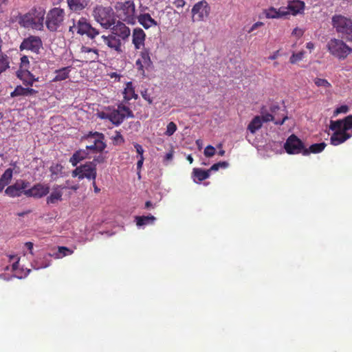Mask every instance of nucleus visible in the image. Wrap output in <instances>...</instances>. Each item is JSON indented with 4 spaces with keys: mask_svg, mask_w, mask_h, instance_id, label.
Masks as SVG:
<instances>
[{
    "mask_svg": "<svg viewBox=\"0 0 352 352\" xmlns=\"http://www.w3.org/2000/svg\"><path fill=\"white\" fill-rule=\"evenodd\" d=\"M45 11L43 8H33L28 12L20 15L18 22L21 27L41 30L43 28V21Z\"/></svg>",
    "mask_w": 352,
    "mask_h": 352,
    "instance_id": "f257e3e1",
    "label": "nucleus"
},
{
    "mask_svg": "<svg viewBox=\"0 0 352 352\" xmlns=\"http://www.w3.org/2000/svg\"><path fill=\"white\" fill-rule=\"evenodd\" d=\"M95 20L105 29L110 28L115 23L114 12L111 7L96 6L93 11Z\"/></svg>",
    "mask_w": 352,
    "mask_h": 352,
    "instance_id": "f03ea898",
    "label": "nucleus"
},
{
    "mask_svg": "<svg viewBox=\"0 0 352 352\" xmlns=\"http://www.w3.org/2000/svg\"><path fill=\"white\" fill-rule=\"evenodd\" d=\"M332 24L342 38L352 42V21L342 15H335L332 18Z\"/></svg>",
    "mask_w": 352,
    "mask_h": 352,
    "instance_id": "7ed1b4c3",
    "label": "nucleus"
},
{
    "mask_svg": "<svg viewBox=\"0 0 352 352\" xmlns=\"http://www.w3.org/2000/svg\"><path fill=\"white\" fill-rule=\"evenodd\" d=\"M329 53L340 60L345 59L352 53V48L349 47L343 41L331 38L327 44Z\"/></svg>",
    "mask_w": 352,
    "mask_h": 352,
    "instance_id": "20e7f679",
    "label": "nucleus"
},
{
    "mask_svg": "<svg viewBox=\"0 0 352 352\" xmlns=\"http://www.w3.org/2000/svg\"><path fill=\"white\" fill-rule=\"evenodd\" d=\"M115 8L120 19L129 24L135 23V6L133 1L118 2Z\"/></svg>",
    "mask_w": 352,
    "mask_h": 352,
    "instance_id": "39448f33",
    "label": "nucleus"
},
{
    "mask_svg": "<svg viewBox=\"0 0 352 352\" xmlns=\"http://www.w3.org/2000/svg\"><path fill=\"white\" fill-rule=\"evenodd\" d=\"M69 31L74 34L76 32L77 34L80 35L86 34L89 38L94 39L99 34V31L91 27L89 23L87 22L85 18L81 17L73 25L69 27Z\"/></svg>",
    "mask_w": 352,
    "mask_h": 352,
    "instance_id": "423d86ee",
    "label": "nucleus"
},
{
    "mask_svg": "<svg viewBox=\"0 0 352 352\" xmlns=\"http://www.w3.org/2000/svg\"><path fill=\"white\" fill-rule=\"evenodd\" d=\"M73 177H78L81 180L87 178L89 180H96L97 172L96 164L94 162H86L85 164L77 166L72 173Z\"/></svg>",
    "mask_w": 352,
    "mask_h": 352,
    "instance_id": "0eeeda50",
    "label": "nucleus"
},
{
    "mask_svg": "<svg viewBox=\"0 0 352 352\" xmlns=\"http://www.w3.org/2000/svg\"><path fill=\"white\" fill-rule=\"evenodd\" d=\"M64 10L60 8H54L50 10L46 17V26L51 32H55L64 20Z\"/></svg>",
    "mask_w": 352,
    "mask_h": 352,
    "instance_id": "6e6552de",
    "label": "nucleus"
},
{
    "mask_svg": "<svg viewBox=\"0 0 352 352\" xmlns=\"http://www.w3.org/2000/svg\"><path fill=\"white\" fill-rule=\"evenodd\" d=\"M284 148L289 155L302 154L304 155L305 146L304 142L295 134L290 135L284 144Z\"/></svg>",
    "mask_w": 352,
    "mask_h": 352,
    "instance_id": "1a4fd4ad",
    "label": "nucleus"
},
{
    "mask_svg": "<svg viewBox=\"0 0 352 352\" xmlns=\"http://www.w3.org/2000/svg\"><path fill=\"white\" fill-rule=\"evenodd\" d=\"M191 12L192 21H204L208 17L210 8L206 0H201L193 6Z\"/></svg>",
    "mask_w": 352,
    "mask_h": 352,
    "instance_id": "9d476101",
    "label": "nucleus"
},
{
    "mask_svg": "<svg viewBox=\"0 0 352 352\" xmlns=\"http://www.w3.org/2000/svg\"><path fill=\"white\" fill-rule=\"evenodd\" d=\"M270 111L272 113H262L261 118L263 122L272 121L276 125H283L284 122L288 119L287 116L285 115V113H277L278 111H285L284 109H280V108L277 105L272 106L270 107Z\"/></svg>",
    "mask_w": 352,
    "mask_h": 352,
    "instance_id": "9b49d317",
    "label": "nucleus"
},
{
    "mask_svg": "<svg viewBox=\"0 0 352 352\" xmlns=\"http://www.w3.org/2000/svg\"><path fill=\"white\" fill-rule=\"evenodd\" d=\"M104 135L99 132H90L86 139L90 142V145L86 146V151L90 150L93 152H102L106 147L104 142Z\"/></svg>",
    "mask_w": 352,
    "mask_h": 352,
    "instance_id": "f8f14e48",
    "label": "nucleus"
},
{
    "mask_svg": "<svg viewBox=\"0 0 352 352\" xmlns=\"http://www.w3.org/2000/svg\"><path fill=\"white\" fill-rule=\"evenodd\" d=\"M42 46L43 43L39 36L30 35L23 40L19 46V49L21 51L28 50L35 54H38Z\"/></svg>",
    "mask_w": 352,
    "mask_h": 352,
    "instance_id": "ddd939ff",
    "label": "nucleus"
},
{
    "mask_svg": "<svg viewBox=\"0 0 352 352\" xmlns=\"http://www.w3.org/2000/svg\"><path fill=\"white\" fill-rule=\"evenodd\" d=\"M30 185V183L25 180L19 179L12 185H10L5 190V193L10 197H18L24 195L25 190Z\"/></svg>",
    "mask_w": 352,
    "mask_h": 352,
    "instance_id": "4468645a",
    "label": "nucleus"
},
{
    "mask_svg": "<svg viewBox=\"0 0 352 352\" xmlns=\"http://www.w3.org/2000/svg\"><path fill=\"white\" fill-rule=\"evenodd\" d=\"M98 45H107L111 50H114L118 54H120L122 52L121 40L112 34L107 36L102 35L100 37Z\"/></svg>",
    "mask_w": 352,
    "mask_h": 352,
    "instance_id": "2eb2a0df",
    "label": "nucleus"
},
{
    "mask_svg": "<svg viewBox=\"0 0 352 352\" xmlns=\"http://www.w3.org/2000/svg\"><path fill=\"white\" fill-rule=\"evenodd\" d=\"M50 188L47 184L38 183L31 188L25 190L24 195L28 197L41 198L50 192Z\"/></svg>",
    "mask_w": 352,
    "mask_h": 352,
    "instance_id": "dca6fc26",
    "label": "nucleus"
},
{
    "mask_svg": "<svg viewBox=\"0 0 352 352\" xmlns=\"http://www.w3.org/2000/svg\"><path fill=\"white\" fill-rule=\"evenodd\" d=\"M113 25L112 28H110L111 29V34L117 38L125 41L129 37L131 34L130 29L124 23L118 21Z\"/></svg>",
    "mask_w": 352,
    "mask_h": 352,
    "instance_id": "f3484780",
    "label": "nucleus"
},
{
    "mask_svg": "<svg viewBox=\"0 0 352 352\" xmlns=\"http://www.w3.org/2000/svg\"><path fill=\"white\" fill-rule=\"evenodd\" d=\"M80 57L85 63L95 62L99 57L98 51L94 48L82 46L80 50Z\"/></svg>",
    "mask_w": 352,
    "mask_h": 352,
    "instance_id": "a211bd4d",
    "label": "nucleus"
},
{
    "mask_svg": "<svg viewBox=\"0 0 352 352\" xmlns=\"http://www.w3.org/2000/svg\"><path fill=\"white\" fill-rule=\"evenodd\" d=\"M329 129L331 130L342 129L346 132L352 129V115H349L342 120H331Z\"/></svg>",
    "mask_w": 352,
    "mask_h": 352,
    "instance_id": "6ab92c4d",
    "label": "nucleus"
},
{
    "mask_svg": "<svg viewBox=\"0 0 352 352\" xmlns=\"http://www.w3.org/2000/svg\"><path fill=\"white\" fill-rule=\"evenodd\" d=\"M16 76L25 86L32 87L35 82L38 81V78L35 77L28 69H18Z\"/></svg>",
    "mask_w": 352,
    "mask_h": 352,
    "instance_id": "aec40b11",
    "label": "nucleus"
},
{
    "mask_svg": "<svg viewBox=\"0 0 352 352\" xmlns=\"http://www.w3.org/2000/svg\"><path fill=\"white\" fill-rule=\"evenodd\" d=\"M146 34L140 28H135L132 34V43L135 50H140L144 46Z\"/></svg>",
    "mask_w": 352,
    "mask_h": 352,
    "instance_id": "412c9836",
    "label": "nucleus"
},
{
    "mask_svg": "<svg viewBox=\"0 0 352 352\" xmlns=\"http://www.w3.org/2000/svg\"><path fill=\"white\" fill-rule=\"evenodd\" d=\"M334 131L335 132L332 134L330 138L331 144L334 146H338L344 142L352 136V135L342 129H335Z\"/></svg>",
    "mask_w": 352,
    "mask_h": 352,
    "instance_id": "4be33fe9",
    "label": "nucleus"
},
{
    "mask_svg": "<svg viewBox=\"0 0 352 352\" xmlns=\"http://www.w3.org/2000/svg\"><path fill=\"white\" fill-rule=\"evenodd\" d=\"M23 87L21 85H18L15 87L13 91L10 93L12 98L19 97V96H35L38 94V91L31 88L30 86Z\"/></svg>",
    "mask_w": 352,
    "mask_h": 352,
    "instance_id": "5701e85b",
    "label": "nucleus"
},
{
    "mask_svg": "<svg viewBox=\"0 0 352 352\" xmlns=\"http://www.w3.org/2000/svg\"><path fill=\"white\" fill-rule=\"evenodd\" d=\"M285 8V11L288 12V14L296 15L301 13L305 9V3L300 0H294L289 1Z\"/></svg>",
    "mask_w": 352,
    "mask_h": 352,
    "instance_id": "b1692460",
    "label": "nucleus"
},
{
    "mask_svg": "<svg viewBox=\"0 0 352 352\" xmlns=\"http://www.w3.org/2000/svg\"><path fill=\"white\" fill-rule=\"evenodd\" d=\"M64 188V186H61L59 185L54 186L52 193L50 194V196L47 197V204H54L57 203L58 201H61L63 196L62 190Z\"/></svg>",
    "mask_w": 352,
    "mask_h": 352,
    "instance_id": "393cba45",
    "label": "nucleus"
},
{
    "mask_svg": "<svg viewBox=\"0 0 352 352\" xmlns=\"http://www.w3.org/2000/svg\"><path fill=\"white\" fill-rule=\"evenodd\" d=\"M138 20L140 24L142 25L145 29H148L153 26L157 25V22L153 19L148 13L140 14L138 16Z\"/></svg>",
    "mask_w": 352,
    "mask_h": 352,
    "instance_id": "a878e982",
    "label": "nucleus"
},
{
    "mask_svg": "<svg viewBox=\"0 0 352 352\" xmlns=\"http://www.w3.org/2000/svg\"><path fill=\"white\" fill-rule=\"evenodd\" d=\"M265 16L267 19H278L288 14V12L285 11V8H280L278 10L271 7L265 10Z\"/></svg>",
    "mask_w": 352,
    "mask_h": 352,
    "instance_id": "bb28decb",
    "label": "nucleus"
},
{
    "mask_svg": "<svg viewBox=\"0 0 352 352\" xmlns=\"http://www.w3.org/2000/svg\"><path fill=\"white\" fill-rule=\"evenodd\" d=\"M13 170L10 168H7L0 177V192L8 186L12 178Z\"/></svg>",
    "mask_w": 352,
    "mask_h": 352,
    "instance_id": "cd10ccee",
    "label": "nucleus"
},
{
    "mask_svg": "<svg viewBox=\"0 0 352 352\" xmlns=\"http://www.w3.org/2000/svg\"><path fill=\"white\" fill-rule=\"evenodd\" d=\"M124 100L126 102L129 101L132 98L137 99L138 96L135 94L133 83L128 82L126 84V87L123 91Z\"/></svg>",
    "mask_w": 352,
    "mask_h": 352,
    "instance_id": "c85d7f7f",
    "label": "nucleus"
},
{
    "mask_svg": "<svg viewBox=\"0 0 352 352\" xmlns=\"http://www.w3.org/2000/svg\"><path fill=\"white\" fill-rule=\"evenodd\" d=\"M70 67H62L55 71V76L52 79L53 82H58L66 80L69 78L70 72Z\"/></svg>",
    "mask_w": 352,
    "mask_h": 352,
    "instance_id": "c756f323",
    "label": "nucleus"
},
{
    "mask_svg": "<svg viewBox=\"0 0 352 352\" xmlns=\"http://www.w3.org/2000/svg\"><path fill=\"white\" fill-rule=\"evenodd\" d=\"M88 155L86 150H79L76 151L69 160V162L73 166H76L77 164L85 159Z\"/></svg>",
    "mask_w": 352,
    "mask_h": 352,
    "instance_id": "7c9ffc66",
    "label": "nucleus"
},
{
    "mask_svg": "<svg viewBox=\"0 0 352 352\" xmlns=\"http://www.w3.org/2000/svg\"><path fill=\"white\" fill-rule=\"evenodd\" d=\"M68 5L71 10L74 11H80L83 10L89 3L88 0H67Z\"/></svg>",
    "mask_w": 352,
    "mask_h": 352,
    "instance_id": "2f4dec72",
    "label": "nucleus"
},
{
    "mask_svg": "<svg viewBox=\"0 0 352 352\" xmlns=\"http://www.w3.org/2000/svg\"><path fill=\"white\" fill-rule=\"evenodd\" d=\"M210 173L209 169L204 170L199 168H195L192 171V176L198 179L197 183H199L210 177ZM196 182V181L195 180Z\"/></svg>",
    "mask_w": 352,
    "mask_h": 352,
    "instance_id": "473e14b6",
    "label": "nucleus"
},
{
    "mask_svg": "<svg viewBox=\"0 0 352 352\" xmlns=\"http://www.w3.org/2000/svg\"><path fill=\"white\" fill-rule=\"evenodd\" d=\"M327 144L324 142L311 144L308 148L305 147L304 155L307 156L310 153H321L325 148Z\"/></svg>",
    "mask_w": 352,
    "mask_h": 352,
    "instance_id": "72a5a7b5",
    "label": "nucleus"
},
{
    "mask_svg": "<svg viewBox=\"0 0 352 352\" xmlns=\"http://www.w3.org/2000/svg\"><path fill=\"white\" fill-rule=\"evenodd\" d=\"M155 220L156 218L153 215L135 217V222L138 226L152 225L154 223Z\"/></svg>",
    "mask_w": 352,
    "mask_h": 352,
    "instance_id": "f704fd0d",
    "label": "nucleus"
},
{
    "mask_svg": "<svg viewBox=\"0 0 352 352\" xmlns=\"http://www.w3.org/2000/svg\"><path fill=\"white\" fill-rule=\"evenodd\" d=\"M263 122L261 116H256L249 123L248 126V130H249L251 133H254L256 131L261 128Z\"/></svg>",
    "mask_w": 352,
    "mask_h": 352,
    "instance_id": "c9c22d12",
    "label": "nucleus"
},
{
    "mask_svg": "<svg viewBox=\"0 0 352 352\" xmlns=\"http://www.w3.org/2000/svg\"><path fill=\"white\" fill-rule=\"evenodd\" d=\"M140 58H139L143 63L144 67H146V69L151 68L153 65V62L151 61L150 57L149 50L148 49L144 48L143 50L140 52Z\"/></svg>",
    "mask_w": 352,
    "mask_h": 352,
    "instance_id": "e433bc0d",
    "label": "nucleus"
},
{
    "mask_svg": "<svg viewBox=\"0 0 352 352\" xmlns=\"http://www.w3.org/2000/svg\"><path fill=\"white\" fill-rule=\"evenodd\" d=\"M109 120L115 125H120L124 120V117L120 114L118 109H114L109 113Z\"/></svg>",
    "mask_w": 352,
    "mask_h": 352,
    "instance_id": "4c0bfd02",
    "label": "nucleus"
},
{
    "mask_svg": "<svg viewBox=\"0 0 352 352\" xmlns=\"http://www.w3.org/2000/svg\"><path fill=\"white\" fill-rule=\"evenodd\" d=\"M118 111L120 114L124 117V119L126 118H133L134 115L133 111L126 106L123 104L122 103L118 105Z\"/></svg>",
    "mask_w": 352,
    "mask_h": 352,
    "instance_id": "58836bf2",
    "label": "nucleus"
},
{
    "mask_svg": "<svg viewBox=\"0 0 352 352\" xmlns=\"http://www.w3.org/2000/svg\"><path fill=\"white\" fill-rule=\"evenodd\" d=\"M10 67L9 57L3 53L0 54V74Z\"/></svg>",
    "mask_w": 352,
    "mask_h": 352,
    "instance_id": "ea45409f",
    "label": "nucleus"
},
{
    "mask_svg": "<svg viewBox=\"0 0 352 352\" xmlns=\"http://www.w3.org/2000/svg\"><path fill=\"white\" fill-rule=\"evenodd\" d=\"M314 82L317 87H322L324 88L331 87V83L327 80L324 78H316L314 80Z\"/></svg>",
    "mask_w": 352,
    "mask_h": 352,
    "instance_id": "a19ab883",
    "label": "nucleus"
},
{
    "mask_svg": "<svg viewBox=\"0 0 352 352\" xmlns=\"http://www.w3.org/2000/svg\"><path fill=\"white\" fill-rule=\"evenodd\" d=\"M74 251L65 246H59L58 248V258L72 254Z\"/></svg>",
    "mask_w": 352,
    "mask_h": 352,
    "instance_id": "79ce46f5",
    "label": "nucleus"
},
{
    "mask_svg": "<svg viewBox=\"0 0 352 352\" xmlns=\"http://www.w3.org/2000/svg\"><path fill=\"white\" fill-rule=\"evenodd\" d=\"M228 163L227 162H219L216 164H214L210 168V173L211 171H217L219 168H226L228 166Z\"/></svg>",
    "mask_w": 352,
    "mask_h": 352,
    "instance_id": "37998d69",
    "label": "nucleus"
},
{
    "mask_svg": "<svg viewBox=\"0 0 352 352\" xmlns=\"http://www.w3.org/2000/svg\"><path fill=\"white\" fill-rule=\"evenodd\" d=\"M177 125L175 122H170L166 126V131L165 132V134L168 136H170L173 135V133L177 131Z\"/></svg>",
    "mask_w": 352,
    "mask_h": 352,
    "instance_id": "c03bdc74",
    "label": "nucleus"
},
{
    "mask_svg": "<svg viewBox=\"0 0 352 352\" xmlns=\"http://www.w3.org/2000/svg\"><path fill=\"white\" fill-rule=\"evenodd\" d=\"M30 66L29 58L27 56L24 55L21 58V63L19 69H28Z\"/></svg>",
    "mask_w": 352,
    "mask_h": 352,
    "instance_id": "a18cd8bd",
    "label": "nucleus"
},
{
    "mask_svg": "<svg viewBox=\"0 0 352 352\" xmlns=\"http://www.w3.org/2000/svg\"><path fill=\"white\" fill-rule=\"evenodd\" d=\"M304 53L302 52H300L296 54H293L289 58V61L292 64H294L296 62L302 59Z\"/></svg>",
    "mask_w": 352,
    "mask_h": 352,
    "instance_id": "49530a36",
    "label": "nucleus"
},
{
    "mask_svg": "<svg viewBox=\"0 0 352 352\" xmlns=\"http://www.w3.org/2000/svg\"><path fill=\"white\" fill-rule=\"evenodd\" d=\"M215 148L211 145L207 146L204 149V155L208 157H211L215 154Z\"/></svg>",
    "mask_w": 352,
    "mask_h": 352,
    "instance_id": "de8ad7c7",
    "label": "nucleus"
},
{
    "mask_svg": "<svg viewBox=\"0 0 352 352\" xmlns=\"http://www.w3.org/2000/svg\"><path fill=\"white\" fill-rule=\"evenodd\" d=\"M135 65L137 67L138 71L140 73V74L145 76V69H146V67H144V63L140 59H138L135 62Z\"/></svg>",
    "mask_w": 352,
    "mask_h": 352,
    "instance_id": "09e8293b",
    "label": "nucleus"
},
{
    "mask_svg": "<svg viewBox=\"0 0 352 352\" xmlns=\"http://www.w3.org/2000/svg\"><path fill=\"white\" fill-rule=\"evenodd\" d=\"M113 141L116 144H122V143H124V139L123 136L118 131L116 132V135H115V136H113Z\"/></svg>",
    "mask_w": 352,
    "mask_h": 352,
    "instance_id": "8fccbe9b",
    "label": "nucleus"
},
{
    "mask_svg": "<svg viewBox=\"0 0 352 352\" xmlns=\"http://www.w3.org/2000/svg\"><path fill=\"white\" fill-rule=\"evenodd\" d=\"M349 111V107L348 106L346 105H342L340 106V107L337 108L335 111H334V114L335 115H338L340 113H347Z\"/></svg>",
    "mask_w": 352,
    "mask_h": 352,
    "instance_id": "3c124183",
    "label": "nucleus"
},
{
    "mask_svg": "<svg viewBox=\"0 0 352 352\" xmlns=\"http://www.w3.org/2000/svg\"><path fill=\"white\" fill-rule=\"evenodd\" d=\"M141 95L142 98L146 100L149 104H151L153 102L152 98L150 97V95L148 93V90L145 89L141 92Z\"/></svg>",
    "mask_w": 352,
    "mask_h": 352,
    "instance_id": "603ef678",
    "label": "nucleus"
},
{
    "mask_svg": "<svg viewBox=\"0 0 352 352\" xmlns=\"http://www.w3.org/2000/svg\"><path fill=\"white\" fill-rule=\"evenodd\" d=\"M263 25H264V23L261 21H258V22L254 23L252 25V27L250 28V30H248V33H251V32H254L255 30H256L259 27L263 26Z\"/></svg>",
    "mask_w": 352,
    "mask_h": 352,
    "instance_id": "864d4df0",
    "label": "nucleus"
},
{
    "mask_svg": "<svg viewBox=\"0 0 352 352\" xmlns=\"http://www.w3.org/2000/svg\"><path fill=\"white\" fill-rule=\"evenodd\" d=\"M134 147H135V148L136 150V152L139 155V156H144L143 155L144 149H143L142 146L140 144H139L138 143H135L134 144Z\"/></svg>",
    "mask_w": 352,
    "mask_h": 352,
    "instance_id": "5fc2aeb1",
    "label": "nucleus"
},
{
    "mask_svg": "<svg viewBox=\"0 0 352 352\" xmlns=\"http://www.w3.org/2000/svg\"><path fill=\"white\" fill-rule=\"evenodd\" d=\"M173 4L177 8H182L186 5V1L184 0H175Z\"/></svg>",
    "mask_w": 352,
    "mask_h": 352,
    "instance_id": "6e6d98bb",
    "label": "nucleus"
},
{
    "mask_svg": "<svg viewBox=\"0 0 352 352\" xmlns=\"http://www.w3.org/2000/svg\"><path fill=\"white\" fill-rule=\"evenodd\" d=\"M139 157V160L137 162V169L140 171L142 166H143V163H144V156H138ZM138 174H140V172H138Z\"/></svg>",
    "mask_w": 352,
    "mask_h": 352,
    "instance_id": "4d7b16f0",
    "label": "nucleus"
},
{
    "mask_svg": "<svg viewBox=\"0 0 352 352\" xmlns=\"http://www.w3.org/2000/svg\"><path fill=\"white\" fill-rule=\"evenodd\" d=\"M98 115V117L101 118V119H104V120H109V113H106V112H104V111H101V112H98L97 113Z\"/></svg>",
    "mask_w": 352,
    "mask_h": 352,
    "instance_id": "13d9d810",
    "label": "nucleus"
},
{
    "mask_svg": "<svg viewBox=\"0 0 352 352\" xmlns=\"http://www.w3.org/2000/svg\"><path fill=\"white\" fill-rule=\"evenodd\" d=\"M104 162V157L102 155H99L94 159V160L91 162H94V164H101Z\"/></svg>",
    "mask_w": 352,
    "mask_h": 352,
    "instance_id": "bf43d9fd",
    "label": "nucleus"
},
{
    "mask_svg": "<svg viewBox=\"0 0 352 352\" xmlns=\"http://www.w3.org/2000/svg\"><path fill=\"white\" fill-rule=\"evenodd\" d=\"M279 56H280V51L276 50V52H274L272 55H270L268 57V59L272 60H276Z\"/></svg>",
    "mask_w": 352,
    "mask_h": 352,
    "instance_id": "052dcab7",
    "label": "nucleus"
},
{
    "mask_svg": "<svg viewBox=\"0 0 352 352\" xmlns=\"http://www.w3.org/2000/svg\"><path fill=\"white\" fill-rule=\"evenodd\" d=\"M25 246L30 251V252L32 254V250H33V246H34L33 243H32V242H26L25 243Z\"/></svg>",
    "mask_w": 352,
    "mask_h": 352,
    "instance_id": "680f3d73",
    "label": "nucleus"
},
{
    "mask_svg": "<svg viewBox=\"0 0 352 352\" xmlns=\"http://www.w3.org/2000/svg\"><path fill=\"white\" fill-rule=\"evenodd\" d=\"M292 34L298 35V36H301L302 34V30L300 29L295 28L293 30Z\"/></svg>",
    "mask_w": 352,
    "mask_h": 352,
    "instance_id": "e2e57ef3",
    "label": "nucleus"
},
{
    "mask_svg": "<svg viewBox=\"0 0 352 352\" xmlns=\"http://www.w3.org/2000/svg\"><path fill=\"white\" fill-rule=\"evenodd\" d=\"M173 154L172 152H169L165 155V160L170 161L173 159Z\"/></svg>",
    "mask_w": 352,
    "mask_h": 352,
    "instance_id": "0e129e2a",
    "label": "nucleus"
},
{
    "mask_svg": "<svg viewBox=\"0 0 352 352\" xmlns=\"http://www.w3.org/2000/svg\"><path fill=\"white\" fill-rule=\"evenodd\" d=\"M92 185H93V187L94 188V192L96 193H98L100 191V189L96 186V180L94 181H92Z\"/></svg>",
    "mask_w": 352,
    "mask_h": 352,
    "instance_id": "69168bd1",
    "label": "nucleus"
},
{
    "mask_svg": "<svg viewBox=\"0 0 352 352\" xmlns=\"http://www.w3.org/2000/svg\"><path fill=\"white\" fill-rule=\"evenodd\" d=\"M151 207H153V204L151 201H147L145 203V208H150Z\"/></svg>",
    "mask_w": 352,
    "mask_h": 352,
    "instance_id": "338daca9",
    "label": "nucleus"
},
{
    "mask_svg": "<svg viewBox=\"0 0 352 352\" xmlns=\"http://www.w3.org/2000/svg\"><path fill=\"white\" fill-rule=\"evenodd\" d=\"M314 47V44L311 42H309L307 43V48L309 50H312Z\"/></svg>",
    "mask_w": 352,
    "mask_h": 352,
    "instance_id": "774afa93",
    "label": "nucleus"
}]
</instances>
